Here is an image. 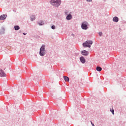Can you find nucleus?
<instances>
[{"instance_id": "nucleus-16", "label": "nucleus", "mask_w": 126, "mask_h": 126, "mask_svg": "<svg viewBox=\"0 0 126 126\" xmlns=\"http://www.w3.org/2000/svg\"><path fill=\"white\" fill-rule=\"evenodd\" d=\"M39 25L41 26V25H44V22L42 21L40 23H38Z\"/></svg>"}, {"instance_id": "nucleus-5", "label": "nucleus", "mask_w": 126, "mask_h": 126, "mask_svg": "<svg viewBox=\"0 0 126 126\" xmlns=\"http://www.w3.org/2000/svg\"><path fill=\"white\" fill-rule=\"evenodd\" d=\"M39 55L41 57H43V56H45V55H46V51L44 50H40Z\"/></svg>"}, {"instance_id": "nucleus-20", "label": "nucleus", "mask_w": 126, "mask_h": 126, "mask_svg": "<svg viewBox=\"0 0 126 126\" xmlns=\"http://www.w3.org/2000/svg\"><path fill=\"white\" fill-rule=\"evenodd\" d=\"M91 124H92V125L93 126H95V125H94V124H93V123H92V121H91Z\"/></svg>"}, {"instance_id": "nucleus-12", "label": "nucleus", "mask_w": 126, "mask_h": 126, "mask_svg": "<svg viewBox=\"0 0 126 126\" xmlns=\"http://www.w3.org/2000/svg\"><path fill=\"white\" fill-rule=\"evenodd\" d=\"M96 69L97 71H101L102 70V68L99 66L96 67Z\"/></svg>"}, {"instance_id": "nucleus-14", "label": "nucleus", "mask_w": 126, "mask_h": 126, "mask_svg": "<svg viewBox=\"0 0 126 126\" xmlns=\"http://www.w3.org/2000/svg\"><path fill=\"white\" fill-rule=\"evenodd\" d=\"M40 50L45 51V45H42V47L40 48Z\"/></svg>"}, {"instance_id": "nucleus-15", "label": "nucleus", "mask_w": 126, "mask_h": 126, "mask_svg": "<svg viewBox=\"0 0 126 126\" xmlns=\"http://www.w3.org/2000/svg\"><path fill=\"white\" fill-rule=\"evenodd\" d=\"M31 19L32 21H33V20H35V17L34 16H32L31 17Z\"/></svg>"}, {"instance_id": "nucleus-6", "label": "nucleus", "mask_w": 126, "mask_h": 126, "mask_svg": "<svg viewBox=\"0 0 126 126\" xmlns=\"http://www.w3.org/2000/svg\"><path fill=\"white\" fill-rule=\"evenodd\" d=\"M89 54V52L86 50H83L82 51V55H83V56H87Z\"/></svg>"}, {"instance_id": "nucleus-7", "label": "nucleus", "mask_w": 126, "mask_h": 126, "mask_svg": "<svg viewBox=\"0 0 126 126\" xmlns=\"http://www.w3.org/2000/svg\"><path fill=\"white\" fill-rule=\"evenodd\" d=\"M6 18V15H2L0 16V20H4Z\"/></svg>"}, {"instance_id": "nucleus-22", "label": "nucleus", "mask_w": 126, "mask_h": 126, "mask_svg": "<svg viewBox=\"0 0 126 126\" xmlns=\"http://www.w3.org/2000/svg\"><path fill=\"white\" fill-rule=\"evenodd\" d=\"M65 14L67 15V11H66L65 12Z\"/></svg>"}, {"instance_id": "nucleus-8", "label": "nucleus", "mask_w": 126, "mask_h": 126, "mask_svg": "<svg viewBox=\"0 0 126 126\" xmlns=\"http://www.w3.org/2000/svg\"><path fill=\"white\" fill-rule=\"evenodd\" d=\"M67 20H70L72 18V16L71 14L68 15L66 17Z\"/></svg>"}, {"instance_id": "nucleus-4", "label": "nucleus", "mask_w": 126, "mask_h": 126, "mask_svg": "<svg viewBox=\"0 0 126 126\" xmlns=\"http://www.w3.org/2000/svg\"><path fill=\"white\" fill-rule=\"evenodd\" d=\"M6 76V74L2 70V69H0V77H5Z\"/></svg>"}, {"instance_id": "nucleus-19", "label": "nucleus", "mask_w": 126, "mask_h": 126, "mask_svg": "<svg viewBox=\"0 0 126 126\" xmlns=\"http://www.w3.org/2000/svg\"><path fill=\"white\" fill-rule=\"evenodd\" d=\"M55 27L54 25L52 26L51 27L52 29H55Z\"/></svg>"}, {"instance_id": "nucleus-24", "label": "nucleus", "mask_w": 126, "mask_h": 126, "mask_svg": "<svg viewBox=\"0 0 126 126\" xmlns=\"http://www.w3.org/2000/svg\"><path fill=\"white\" fill-rule=\"evenodd\" d=\"M24 35H26L27 33H24Z\"/></svg>"}, {"instance_id": "nucleus-18", "label": "nucleus", "mask_w": 126, "mask_h": 126, "mask_svg": "<svg viewBox=\"0 0 126 126\" xmlns=\"http://www.w3.org/2000/svg\"><path fill=\"white\" fill-rule=\"evenodd\" d=\"M98 34H99V36H102V32H99Z\"/></svg>"}, {"instance_id": "nucleus-2", "label": "nucleus", "mask_w": 126, "mask_h": 126, "mask_svg": "<svg viewBox=\"0 0 126 126\" xmlns=\"http://www.w3.org/2000/svg\"><path fill=\"white\" fill-rule=\"evenodd\" d=\"M93 44V42L91 40H87L83 43L84 48H91V45Z\"/></svg>"}, {"instance_id": "nucleus-1", "label": "nucleus", "mask_w": 126, "mask_h": 126, "mask_svg": "<svg viewBox=\"0 0 126 126\" xmlns=\"http://www.w3.org/2000/svg\"><path fill=\"white\" fill-rule=\"evenodd\" d=\"M62 1L61 0H51L50 1L51 4L53 5V6H55L56 7H58L61 5V3Z\"/></svg>"}, {"instance_id": "nucleus-11", "label": "nucleus", "mask_w": 126, "mask_h": 126, "mask_svg": "<svg viewBox=\"0 0 126 126\" xmlns=\"http://www.w3.org/2000/svg\"><path fill=\"white\" fill-rule=\"evenodd\" d=\"M63 78H64V80H65V81H67V82H68L69 81V78H68V77H66L65 76H63Z\"/></svg>"}, {"instance_id": "nucleus-9", "label": "nucleus", "mask_w": 126, "mask_h": 126, "mask_svg": "<svg viewBox=\"0 0 126 126\" xmlns=\"http://www.w3.org/2000/svg\"><path fill=\"white\" fill-rule=\"evenodd\" d=\"M80 60L82 63H85V59H84V57H81Z\"/></svg>"}, {"instance_id": "nucleus-13", "label": "nucleus", "mask_w": 126, "mask_h": 126, "mask_svg": "<svg viewBox=\"0 0 126 126\" xmlns=\"http://www.w3.org/2000/svg\"><path fill=\"white\" fill-rule=\"evenodd\" d=\"M14 28H15V30L16 31L19 30V29H20V28L18 26H15L14 27Z\"/></svg>"}, {"instance_id": "nucleus-10", "label": "nucleus", "mask_w": 126, "mask_h": 126, "mask_svg": "<svg viewBox=\"0 0 126 126\" xmlns=\"http://www.w3.org/2000/svg\"><path fill=\"white\" fill-rule=\"evenodd\" d=\"M113 21L114 22H118V21H119V18H118V17H115L113 18Z\"/></svg>"}, {"instance_id": "nucleus-17", "label": "nucleus", "mask_w": 126, "mask_h": 126, "mask_svg": "<svg viewBox=\"0 0 126 126\" xmlns=\"http://www.w3.org/2000/svg\"><path fill=\"white\" fill-rule=\"evenodd\" d=\"M110 112H111V113H112L113 115H114V109H113V108L112 109H110Z\"/></svg>"}, {"instance_id": "nucleus-23", "label": "nucleus", "mask_w": 126, "mask_h": 126, "mask_svg": "<svg viewBox=\"0 0 126 126\" xmlns=\"http://www.w3.org/2000/svg\"><path fill=\"white\" fill-rule=\"evenodd\" d=\"M72 36H73V37H74V34H72Z\"/></svg>"}, {"instance_id": "nucleus-21", "label": "nucleus", "mask_w": 126, "mask_h": 126, "mask_svg": "<svg viewBox=\"0 0 126 126\" xmlns=\"http://www.w3.org/2000/svg\"><path fill=\"white\" fill-rule=\"evenodd\" d=\"M87 0V1H89V2H90V1H92V0Z\"/></svg>"}, {"instance_id": "nucleus-3", "label": "nucleus", "mask_w": 126, "mask_h": 126, "mask_svg": "<svg viewBox=\"0 0 126 126\" xmlns=\"http://www.w3.org/2000/svg\"><path fill=\"white\" fill-rule=\"evenodd\" d=\"M87 25H88V23H87V22L83 23L82 24V29H84V30H87V28H88Z\"/></svg>"}]
</instances>
